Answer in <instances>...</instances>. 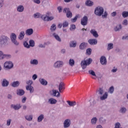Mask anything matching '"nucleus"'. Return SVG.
<instances>
[{
	"label": "nucleus",
	"instance_id": "22",
	"mask_svg": "<svg viewBox=\"0 0 128 128\" xmlns=\"http://www.w3.org/2000/svg\"><path fill=\"white\" fill-rule=\"evenodd\" d=\"M67 102L70 106H76V102L75 101L70 102V100L67 101Z\"/></svg>",
	"mask_w": 128,
	"mask_h": 128
},
{
	"label": "nucleus",
	"instance_id": "16",
	"mask_svg": "<svg viewBox=\"0 0 128 128\" xmlns=\"http://www.w3.org/2000/svg\"><path fill=\"white\" fill-rule=\"evenodd\" d=\"M52 92H53V96H57V98H59V96H60V92H58V90H53Z\"/></svg>",
	"mask_w": 128,
	"mask_h": 128
},
{
	"label": "nucleus",
	"instance_id": "31",
	"mask_svg": "<svg viewBox=\"0 0 128 128\" xmlns=\"http://www.w3.org/2000/svg\"><path fill=\"white\" fill-rule=\"evenodd\" d=\"M76 42L75 41H72L70 42V46L76 47Z\"/></svg>",
	"mask_w": 128,
	"mask_h": 128
},
{
	"label": "nucleus",
	"instance_id": "12",
	"mask_svg": "<svg viewBox=\"0 0 128 128\" xmlns=\"http://www.w3.org/2000/svg\"><path fill=\"white\" fill-rule=\"evenodd\" d=\"M64 84L63 82H60L59 86V90L60 92H62L64 90Z\"/></svg>",
	"mask_w": 128,
	"mask_h": 128
},
{
	"label": "nucleus",
	"instance_id": "57",
	"mask_svg": "<svg viewBox=\"0 0 128 128\" xmlns=\"http://www.w3.org/2000/svg\"><path fill=\"white\" fill-rule=\"evenodd\" d=\"M38 78V76L36 74H34L32 76L33 80H35Z\"/></svg>",
	"mask_w": 128,
	"mask_h": 128
},
{
	"label": "nucleus",
	"instance_id": "43",
	"mask_svg": "<svg viewBox=\"0 0 128 128\" xmlns=\"http://www.w3.org/2000/svg\"><path fill=\"white\" fill-rule=\"evenodd\" d=\"M92 49L91 48H88L87 50H86V54L88 55H90L92 54Z\"/></svg>",
	"mask_w": 128,
	"mask_h": 128
},
{
	"label": "nucleus",
	"instance_id": "58",
	"mask_svg": "<svg viewBox=\"0 0 128 128\" xmlns=\"http://www.w3.org/2000/svg\"><path fill=\"white\" fill-rule=\"evenodd\" d=\"M10 120H8L7 121V126H10Z\"/></svg>",
	"mask_w": 128,
	"mask_h": 128
},
{
	"label": "nucleus",
	"instance_id": "49",
	"mask_svg": "<svg viewBox=\"0 0 128 128\" xmlns=\"http://www.w3.org/2000/svg\"><path fill=\"white\" fill-rule=\"evenodd\" d=\"M89 74H91L93 76H96V74L92 70H89Z\"/></svg>",
	"mask_w": 128,
	"mask_h": 128
},
{
	"label": "nucleus",
	"instance_id": "45",
	"mask_svg": "<svg viewBox=\"0 0 128 128\" xmlns=\"http://www.w3.org/2000/svg\"><path fill=\"white\" fill-rule=\"evenodd\" d=\"M113 48V44H109L108 45V50H110V49Z\"/></svg>",
	"mask_w": 128,
	"mask_h": 128
},
{
	"label": "nucleus",
	"instance_id": "7",
	"mask_svg": "<svg viewBox=\"0 0 128 128\" xmlns=\"http://www.w3.org/2000/svg\"><path fill=\"white\" fill-rule=\"evenodd\" d=\"M13 66L14 64L11 62H6L4 64V67L6 68H11Z\"/></svg>",
	"mask_w": 128,
	"mask_h": 128
},
{
	"label": "nucleus",
	"instance_id": "46",
	"mask_svg": "<svg viewBox=\"0 0 128 128\" xmlns=\"http://www.w3.org/2000/svg\"><path fill=\"white\" fill-rule=\"evenodd\" d=\"M30 63L33 64H38V61L36 60H31Z\"/></svg>",
	"mask_w": 128,
	"mask_h": 128
},
{
	"label": "nucleus",
	"instance_id": "61",
	"mask_svg": "<svg viewBox=\"0 0 128 128\" xmlns=\"http://www.w3.org/2000/svg\"><path fill=\"white\" fill-rule=\"evenodd\" d=\"M108 16V13L106 12H104V15H103V16H104V18H106Z\"/></svg>",
	"mask_w": 128,
	"mask_h": 128
},
{
	"label": "nucleus",
	"instance_id": "3",
	"mask_svg": "<svg viewBox=\"0 0 128 128\" xmlns=\"http://www.w3.org/2000/svg\"><path fill=\"white\" fill-rule=\"evenodd\" d=\"M104 12V10L101 7H97L96 9H95V14L98 16H101Z\"/></svg>",
	"mask_w": 128,
	"mask_h": 128
},
{
	"label": "nucleus",
	"instance_id": "56",
	"mask_svg": "<svg viewBox=\"0 0 128 128\" xmlns=\"http://www.w3.org/2000/svg\"><path fill=\"white\" fill-rule=\"evenodd\" d=\"M58 10L59 12H62V6H59L58 8Z\"/></svg>",
	"mask_w": 128,
	"mask_h": 128
},
{
	"label": "nucleus",
	"instance_id": "29",
	"mask_svg": "<svg viewBox=\"0 0 128 128\" xmlns=\"http://www.w3.org/2000/svg\"><path fill=\"white\" fill-rule=\"evenodd\" d=\"M20 84V82H19L18 81H16V82H14L12 84V86H13V87H16V86H18Z\"/></svg>",
	"mask_w": 128,
	"mask_h": 128
},
{
	"label": "nucleus",
	"instance_id": "27",
	"mask_svg": "<svg viewBox=\"0 0 128 128\" xmlns=\"http://www.w3.org/2000/svg\"><path fill=\"white\" fill-rule=\"evenodd\" d=\"M25 34L24 32H22L18 36V38L20 40H22Z\"/></svg>",
	"mask_w": 128,
	"mask_h": 128
},
{
	"label": "nucleus",
	"instance_id": "14",
	"mask_svg": "<svg viewBox=\"0 0 128 128\" xmlns=\"http://www.w3.org/2000/svg\"><path fill=\"white\" fill-rule=\"evenodd\" d=\"M70 120L68 119L66 120L64 122V128H68V126H70Z\"/></svg>",
	"mask_w": 128,
	"mask_h": 128
},
{
	"label": "nucleus",
	"instance_id": "17",
	"mask_svg": "<svg viewBox=\"0 0 128 128\" xmlns=\"http://www.w3.org/2000/svg\"><path fill=\"white\" fill-rule=\"evenodd\" d=\"M108 96V92H105V93H104V94H103V96L100 97V100H106V98H107Z\"/></svg>",
	"mask_w": 128,
	"mask_h": 128
},
{
	"label": "nucleus",
	"instance_id": "52",
	"mask_svg": "<svg viewBox=\"0 0 128 128\" xmlns=\"http://www.w3.org/2000/svg\"><path fill=\"white\" fill-rule=\"evenodd\" d=\"M76 28V26L74 24L71 25V27L70 28V30H72Z\"/></svg>",
	"mask_w": 128,
	"mask_h": 128
},
{
	"label": "nucleus",
	"instance_id": "25",
	"mask_svg": "<svg viewBox=\"0 0 128 128\" xmlns=\"http://www.w3.org/2000/svg\"><path fill=\"white\" fill-rule=\"evenodd\" d=\"M87 46V44L85 43V42H83L82 44H80V49L81 50H84V48H86Z\"/></svg>",
	"mask_w": 128,
	"mask_h": 128
},
{
	"label": "nucleus",
	"instance_id": "50",
	"mask_svg": "<svg viewBox=\"0 0 128 128\" xmlns=\"http://www.w3.org/2000/svg\"><path fill=\"white\" fill-rule=\"evenodd\" d=\"M68 26V22H64V23H63V27L64 28H66L67 26Z\"/></svg>",
	"mask_w": 128,
	"mask_h": 128
},
{
	"label": "nucleus",
	"instance_id": "32",
	"mask_svg": "<svg viewBox=\"0 0 128 128\" xmlns=\"http://www.w3.org/2000/svg\"><path fill=\"white\" fill-rule=\"evenodd\" d=\"M98 94H100V96H102L103 94L104 93V90L102 88H99V90H98Z\"/></svg>",
	"mask_w": 128,
	"mask_h": 128
},
{
	"label": "nucleus",
	"instance_id": "1",
	"mask_svg": "<svg viewBox=\"0 0 128 128\" xmlns=\"http://www.w3.org/2000/svg\"><path fill=\"white\" fill-rule=\"evenodd\" d=\"M50 14V12H48L46 16L40 14V13L37 12L34 14V18H42L44 21H50L52 20L54 18L53 16H48Z\"/></svg>",
	"mask_w": 128,
	"mask_h": 128
},
{
	"label": "nucleus",
	"instance_id": "20",
	"mask_svg": "<svg viewBox=\"0 0 128 128\" xmlns=\"http://www.w3.org/2000/svg\"><path fill=\"white\" fill-rule=\"evenodd\" d=\"M90 32H91V34H93V36H94L95 38H98V36L97 32H96L94 30H92L90 31Z\"/></svg>",
	"mask_w": 128,
	"mask_h": 128
},
{
	"label": "nucleus",
	"instance_id": "55",
	"mask_svg": "<svg viewBox=\"0 0 128 128\" xmlns=\"http://www.w3.org/2000/svg\"><path fill=\"white\" fill-rule=\"evenodd\" d=\"M34 0V3H36V4H40V0Z\"/></svg>",
	"mask_w": 128,
	"mask_h": 128
},
{
	"label": "nucleus",
	"instance_id": "63",
	"mask_svg": "<svg viewBox=\"0 0 128 128\" xmlns=\"http://www.w3.org/2000/svg\"><path fill=\"white\" fill-rule=\"evenodd\" d=\"M102 120H104L102 118H101L100 119H99L100 122H103Z\"/></svg>",
	"mask_w": 128,
	"mask_h": 128
},
{
	"label": "nucleus",
	"instance_id": "23",
	"mask_svg": "<svg viewBox=\"0 0 128 128\" xmlns=\"http://www.w3.org/2000/svg\"><path fill=\"white\" fill-rule=\"evenodd\" d=\"M24 91L22 90H17V94L18 96H24Z\"/></svg>",
	"mask_w": 128,
	"mask_h": 128
},
{
	"label": "nucleus",
	"instance_id": "13",
	"mask_svg": "<svg viewBox=\"0 0 128 128\" xmlns=\"http://www.w3.org/2000/svg\"><path fill=\"white\" fill-rule=\"evenodd\" d=\"M63 65V62H60V61H58L57 62H56L54 64V66L55 68H60Z\"/></svg>",
	"mask_w": 128,
	"mask_h": 128
},
{
	"label": "nucleus",
	"instance_id": "9",
	"mask_svg": "<svg viewBox=\"0 0 128 128\" xmlns=\"http://www.w3.org/2000/svg\"><path fill=\"white\" fill-rule=\"evenodd\" d=\"M88 42L91 45H96L98 44V40L96 39L92 38L88 40Z\"/></svg>",
	"mask_w": 128,
	"mask_h": 128
},
{
	"label": "nucleus",
	"instance_id": "5",
	"mask_svg": "<svg viewBox=\"0 0 128 128\" xmlns=\"http://www.w3.org/2000/svg\"><path fill=\"white\" fill-rule=\"evenodd\" d=\"M10 38H11V40H12V42H13L14 44H16V46H18V45L19 44V42H18L16 41V35L14 34H12V35H11V36H10Z\"/></svg>",
	"mask_w": 128,
	"mask_h": 128
},
{
	"label": "nucleus",
	"instance_id": "35",
	"mask_svg": "<svg viewBox=\"0 0 128 128\" xmlns=\"http://www.w3.org/2000/svg\"><path fill=\"white\" fill-rule=\"evenodd\" d=\"M97 120H98V119L96 118H92V120H91V122H92V124H95Z\"/></svg>",
	"mask_w": 128,
	"mask_h": 128
},
{
	"label": "nucleus",
	"instance_id": "53",
	"mask_svg": "<svg viewBox=\"0 0 128 128\" xmlns=\"http://www.w3.org/2000/svg\"><path fill=\"white\" fill-rule=\"evenodd\" d=\"M116 15V12H112L111 14V16L113 17L115 16Z\"/></svg>",
	"mask_w": 128,
	"mask_h": 128
},
{
	"label": "nucleus",
	"instance_id": "33",
	"mask_svg": "<svg viewBox=\"0 0 128 128\" xmlns=\"http://www.w3.org/2000/svg\"><path fill=\"white\" fill-rule=\"evenodd\" d=\"M122 26L121 24L118 25L115 28H114V30L117 32L119 30H120L122 29Z\"/></svg>",
	"mask_w": 128,
	"mask_h": 128
},
{
	"label": "nucleus",
	"instance_id": "26",
	"mask_svg": "<svg viewBox=\"0 0 128 128\" xmlns=\"http://www.w3.org/2000/svg\"><path fill=\"white\" fill-rule=\"evenodd\" d=\"M8 84H9L8 82L7 81L6 79H4L2 83V86H6L8 85Z\"/></svg>",
	"mask_w": 128,
	"mask_h": 128
},
{
	"label": "nucleus",
	"instance_id": "15",
	"mask_svg": "<svg viewBox=\"0 0 128 128\" xmlns=\"http://www.w3.org/2000/svg\"><path fill=\"white\" fill-rule=\"evenodd\" d=\"M8 39L9 38L7 36H2L0 38V40L1 42H2L3 43L6 42Z\"/></svg>",
	"mask_w": 128,
	"mask_h": 128
},
{
	"label": "nucleus",
	"instance_id": "51",
	"mask_svg": "<svg viewBox=\"0 0 128 128\" xmlns=\"http://www.w3.org/2000/svg\"><path fill=\"white\" fill-rule=\"evenodd\" d=\"M128 24V20H125L123 21V23L122 24L124 25V26H126Z\"/></svg>",
	"mask_w": 128,
	"mask_h": 128
},
{
	"label": "nucleus",
	"instance_id": "11",
	"mask_svg": "<svg viewBox=\"0 0 128 128\" xmlns=\"http://www.w3.org/2000/svg\"><path fill=\"white\" fill-rule=\"evenodd\" d=\"M100 62H101L102 64H106L107 63L106 58L104 56H101V58H100Z\"/></svg>",
	"mask_w": 128,
	"mask_h": 128
},
{
	"label": "nucleus",
	"instance_id": "18",
	"mask_svg": "<svg viewBox=\"0 0 128 128\" xmlns=\"http://www.w3.org/2000/svg\"><path fill=\"white\" fill-rule=\"evenodd\" d=\"M48 102L50 104H56L57 100L53 98H50L48 100Z\"/></svg>",
	"mask_w": 128,
	"mask_h": 128
},
{
	"label": "nucleus",
	"instance_id": "10",
	"mask_svg": "<svg viewBox=\"0 0 128 128\" xmlns=\"http://www.w3.org/2000/svg\"><path fill=\"white\" fill-rule=\"evenodd\" d=\"M10 57V55L4 54L3 52L2 51H0V60L3 58H8Z\"/></svg>",
	"mask_w": 128,
	"mask_h": 128
},
{
	"label": "nucleus",
	"instance_id": "38",
	"mask_svg": "<svg viewBox=\"0 0 128 128\" xmlns=\"http://www.w3.org/2000/svg\"><path fill=\"white\" fill-rule=\"evenodd\" d=\"M79 17V15H76V16H75V18H72L71 19V22H75L76 20H78V18Z\"/></svg>",
	"mask_w": 128,
	"mask_h": 128
},
{
	"label": "nucleus",
	"instance_id": "64",
	"mask_svg": "<svg viewBox=\"0 0 128 128\" xmlns=\"http://www.w3.org/2000/svg\"><path fill=\"white\" fill-rule=\"evenodd\" d=\"M102 128V127L100 125H98V126H97V128Z\"/></svg>",
	"mask_w": 128,
	"mask_h": 128
},
{
	"label": "nucleus",
	"instance_id": "8",
	"mask_svg": "<svg viewBox=\"0 0 128 128\" xmlns=\"http://www.w3.org/2000/svg\"><path fill=\"white\" fill-rule=\"evenodd\" d=\"M88 17L85 16L83 17L82 19H81V24L82 26H86L88 24Z\"/></svg>",
	"mask_w": 128,
	"mask_h": 128
},
{
	"label": "nucleus",
	"instance_id": "48",
	"mask_svg": "<svg viewBox=\"0 0 128 128\" xmlns=\"http://www.w3.org/2000/svg\"><path fill=\"white\" fill-rule=\"evenodd\" d=\"M24 46L26 48H30V46L26 42H25L24 43Z\"/></svg>",
	"mask_w": 128,
	"mask_h": 128
},
{
	"label": "nucleus",
	"instance_id": "28",
	"mask_svg": "<svg viewBox=\"0 0 128 128\" xmlns=\"http://www.w3.org/2000/svg\"><path fill=\"white\" fill-rule=\"evenodd\" d=\"M40 82L43 85L46 86L48 84V82L43 78H40Z\"/></svg>",
	"mask_w": 128,
	"mask_h": 128
},
{
	"label": "nucleus",
	"instance_id": "39",
	"mask_svg": "<svg viewBox=\"0 0 128 128\" xmlns=\"http://www.w3.org/2000/svg\"><path fill=\"white\" fill-rule=\"evenodd\" d=\"M69 64L71 66H73L74 64V60L70 59V60H69Z\"/></svg>",
	"mask_w": 128,
	"mask_h": 128
},
{
	"label": "nucleus",
	"instance_id": "36",
	"mask_svg": "<svg viewBox=\"0 0 128 128\" xmlns=\"http://www.w3.org/2000/svg\"><path fill=\"white\" fill-rule=\"evenodd\" d=\"M53 36L55 37V38H56V40H58L59 42L61 41V39L58 35L54 33V34H53Z\"/></svg>",
	"mask_w": 128,
	"mask_h": 128
},
{
	"label": "nucleus",
	"instance_id": "21",
	"mask_svg": "<svg viewBox=\"0 0 128 128\" xmlns=\"http://www.w3.org/2000/svg\"><path fill=\"white\" fill-rule=\"evenodd\" d=\"M11 108H14V110H20V108L21 106L20 104H16V105L12 104Z\"/></svg>",
	"mask_w": 128,
	"mask_h": 128
},
{
	"label": "nucleus",
	"instance_id": "19",
	"mask_svg": "<svg viewBox=\"0 0 128 128\" xmlns=\"http://www.w3.org/2000/svg\"><path fill=\"white\" fill-rule=\"evenodd\" d=\"M34 32V30L32 28H30L26 30V34L27 36H30L32 35Z\"/></svg>",
	"mask_w": 128,
	"mask_h": 128
},
{
	"label": "nucleus",
	"instance_id": "44",
	"mask_svg": "<svg viewBox=\"0 0 128 128\" xmlns=\"http://www.w3.org/2000/svg\"><path fill=\"white\" fill-rule=\"evenodd\" d=\"M126 108H122L120 109V112H122V114H124V112H126Z\"/></svg>",
	"mask_w": 128,
	"mask_h": 128
},
{
	"label": "nucleus",
	"instance_id": "2",
	"mask_svg": "<svg viewBox=\"0 0 128 128\" xmlns=\"http://www.w3.org/2000/svg\"><path fill=\"white\" fill-rule=\"evenodd\" d=\"M92 60L91 58H89L86 60H83L81 62V66H82V68H86V66L92 63Z\"/></svg>",
	"mask_w": 128,
	"mask_h": 128
},
{
	"label": "nucleus",
	"instance_id": "59",
	"mask_svg": "<svg viewBox=\"0 0 128 128\" xmlns=\"http://www.w3.org/2000/svg\"><path fill=\"white\" fill-rule=\"evenodd\" d=\"M26 97H24V98L22 100V102L23 103L26 102Z\"/></svg>",
	"mask_w": 128,
	"mask_h": 128
},
{
	"label": "nucleus",
	"instance_id": "47",
	"mask_svg": "<svg viewBox=\"0 0 128 128\" xmlns=\"http://www.w3.org/2000/svg\"><path fill=\"white\" fill-rule=\"evenodd\" d=\"M50 30H52V31L55 30H56V26L54 24H52L51 26Z\"/></svg>",
	"mask_w": 128,
	"mask_h": 128
},
{
	"label": "nucleus",
	"instance_id": "6",
	"mask_svg": "<svg viewBox=\"0 0 128 128\" xmlns=\"http://www.w3.org/2000/svg\"><path fill=\"white\" fill-rule=\"evenodd\" d=\"M63 12L64 13H66V16L68 18H71L72 16V13L70 11V9L68 8H65Z\"/></svg>",
	"mask_w": 128,
	"mask_h": 128
},
{
	"label": "nucleus",
	"instance_id": "42",
	"mask_svg": "<svg viewBox=\"0 0 128 128\" xmlns=\"http://www.w3.org/2000/svg\"><path fill=\"white\" fill-rule=\"evenodd\" d=\"M34 46V42L33 40H30V47Z\"/></svg>",
	"mask_w": 128,
	"mask_h": 128
},
{
	"label": "nucleus",
	"instance_id": "4",
	"mask_svg": "<svg viewBox=\"0 0 128 128\" xmlns=\"http://www.w3.org/2000/svg\"><path fill=\"white\" fill-rule=\"evenodd\" d=\"M26 84L29 85L26 86V90H30V94H32V92H33L34 91V88L31 86L32 84V82L30 80L26 82Z\"/></svg>",
	"mask_w": 128,
	"mask_h": 128
},
{
	"label": "nucleus",
	"instance_id": "60",
	"mask_svg": "<svg viewBox=\"0 0 128 128\" xmlns=\"http://www.w3.org/2000/svg\"><path fill=\"white\" fill-rule=\"evenodd\" d=\"M122 40H128V36H122Z\"/></svg>",
	"mask_w": 128,
	"mask_h": 128
},
{
	"label": "nucleus",
	"instance_id": "40",
	"mask_svg": "<svg viewBox=\"0 0 128 128\" xmlns=\"http://www.w3.org/2000/svg\"><path fill=\"white\" fill-rule=\"evenodd\" d=\"M122 16L124 18H126L128 16V12H124L122 13Z\"/></svg>",
	"mask_w": 128,
	"mask_h": 128
},
{
	"label": "nucleus",
	"instance_id": "41",
	"mask_svg": "<svg viewBox=\"0 0 128 128\" xmlns=\"http://www.w3.org/2000/svg\"><path fill=\"white\" fill-rule=\"evenodd\" d=\"M26 118L27 120H32V116H26Z\"/></svg>",
	"mask_w": 128,
	"mask_h": 128
},
{
	"label": "nucleus",
	"instance_id": "30",
	"mask_svg": "<svg viewBox=\"0 0 128 128\" xmlns=\"http://www.w3.org/2000/svg\"><path fill=\"white\" fill-rule=\"evenodd\" d=\"M24 10V8L22 6H20L18 8V11L19 12H22Z\"/></svg>",
	"mask_w": 128,
	"mask_h": 128
},
{
	"label": "nucleus",
	"instance_id": "54",
	"mask_svg": "<svg viewBox=\"0 0 128 128\" xmlns=\"http://www.w3.org/2000/svg\"><path fill=\"white\" fill-rule=\"evenodd\" d=\"M46 45V43H44V44H40L39 45V46H40V48H45Z\"/></svg>",
	"mask_w": 128,
	"mask_h": 128
},
{
	"label": "nucleus",
	"instance_id": "37",
	"mask_svg": "<svg viewBox=\"0 0 128 128\" xmlns=\"http://www.w3.org/2000/svg\"><path fill=\"white\" fill-rule=\"evenodd\" d=\"M114 92V87L113 86H110L109 88L108 92H110V94H113Z\"/></svg>",
	"mask_w": 128,
	"mask_h": 128
},
{
	"label": "nucleus",
	"instance_id": "34",
	"mask_svg": "<svg viewBox=\"0 0 128 128\" xmlns=\"http://www.w3.org/2000/svg\"><path fill=\"white\" fill-rule=\"evenodd\" d=\"M44 115L43 114H41L40 116H39L38 117V120L40 122H42V120H44Z\"/></svg>",
	"mask_w": 128,
	"mask_h": 128
},
{
	"label": "nucleus",
	"instance_id": "24",
	"mask_svg": "<svg viewBox=\"0 0 128 128\" xmlns=\"http://www.w3.org/2000/svg\"><path fill=\"white\" fill-rule=\"evenodd\" d=\"M85 4H86V6H92L94 5V2L90 0H88L86 1V2H85Z\"/></svg>",
	"mask_w": 128,
	"mask_h": 128
},
{
	"label": "nucleus",
	"instance_id": "62",
	"mask_svg": "<svg viewBox=\"0 0 128 128\" xmlns=\"http://www.w3.org/2000/svg\"><path fill=\"white\" fill-rule=\"evenodd\" d=\"M118 70V69L116 68V69H112V72H116V71Z\"/></svg>",
	"mask_w": 128,
	"mask_h": 128
}]
</instances>
